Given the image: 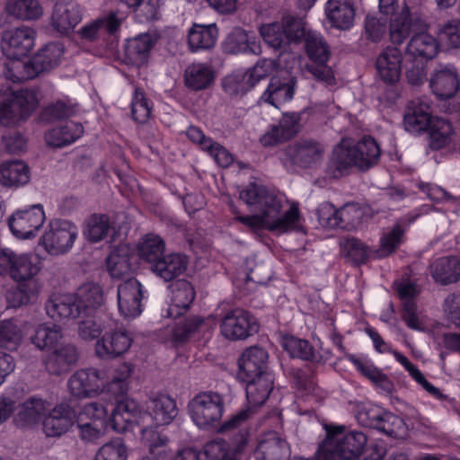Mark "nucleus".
Wrapping results in <instances>:
<instances>
[{
  "instance_id": "f257e3e1",
  "label": "nucleus",
  "mask_w": 460,
  "mask_h": 460,
  "mask_svg": "<svg viewBox=\"0 0 460 460\" xmlns=\"http://www.w3.org/2000/svg\"><path fill=\"white\" fill-rule=\"evenodd\" d=\"M240 199L258 212L235 217V220L250 228L266 227L279 234L302 229L298 207L293 204L281 213L283 199L263 185L250 183L240 192Z\"/></svg>"
},
{
  "instance_id": "f03ea898",
  "label": "nucleus",
  "mask_w": 460,
  "mask_h": 460,
  "mask_svg": "<svg viewBox=\"0 0 460 460\" xmlns=\"http://www.w3.org/2000/svg\"><path fill=\"white\" fill-rule=\"evenodd\" d=\"M380 154L378 144L369 136L363 137L353 146L342 139L333 149L326 172L330 177L338 179L351 167L367 170L378 162Z\"/></svg>"
},
{
  "instance_id": "7ed1b4c3",
  "label": "nucleus",
  "mask_w": 460,
  "mask_h": 460,
  "mask_svg": "<svg viewBox=\"0 0 460 460\" xmlns=\"http://www.w3.org/2000/svg\"><path fill=\"white\" fill-rule=\"evenodd\" d=\"M38 93L34 90L13 91L0 87V124L13 127L26 119L38 107Z\"/></svg>"
},
{
  "instance_id": "20e7f679",
  "label": "nucleus",
  "mask_w": 460,
  "mask_h": 460,
  "mask_svg": "<svg viewBox=\"0 0 460 460\" xmlns=\"http://www.w3.org/2000/svg\"><path fill=\"white\" fill-rule=\"evenodd\" d=\"M260 33L267 45L274 49L285 50L290 44L302 41L305 34V21L290 14L280 21L261 26Z\"/></svg>"
},
{
  "instance_id": "39448f33",
  "label": "nucleus",
  "mask_w": 460,
  "mask_h": 460,
  "mask_svg": "<svg viewBox=\"0 0 460 460\" xmlns=\"http://www.w3.org/2000/svg\"><path fill=\"white\" fill-rule=\"evenodd\" d=\"M380 12L388 16V36L394 45H402L416 31L427 28L426 23L417 15L411 13L409 6L399 5L398 0L389 7L382 8Z\"/></svg>"
},
{
  "instance_id": "423d86ee",
  "label": "nucleus",
  "mask_w": 460,
  "mask_h": 460,
  "mask_svg": "<svg viewBox=\"0 0 460 460\" xmlns=\"http://www.w3.org/2000/svg\"><path fill=\"white\" fill-rule=\"evenodd\" d=\"M189 414L194 424L202 429L216 427L225 411L224 397L217 392H202L189 402Z\"/></svg>"
},
{
  "instance_id": "0eeeda50",
  "label": "nucleus",
  "mask_w": 460,
  "mask_h": 460,
  "mask_svg": "<svg viewBox=\"0 0 460 460\" xmlns=\"http://www.w3.org/2000/svg\"><path fill=\"white\" fill-rule=\"evenodd\" d=\"M303 40L308 57L314 61V64L306 66L307 70L317 80L326 84H334L333 71L326 64L330 57V49L323 37L319 32L307 29L305 22Z\"/></svg>"
},
{
  "instance_id": "6e6552de",
  "label": "nucleus",
  "mask_w": 460,
  "mask_h": 460,
  "mask_svg": "<svg viewBox=\"0 0 460 460\" xmlns=\"http://www.w3.org/2000/svg\"><path fill=\"white\" fill-rule=\"evenodd\" d=\"M367 442V436L361 431L328 432L322 445V450L330 456L331 460H351L361 455Z\"/></svg>"
},
{
  "instance_id": "1a4fd4ad",
  "label": "nucleus",
  "mask_w": 460,
  "mask_h": 460,
  "mask_svg": "<svg viewBox=\"0 0 460 460\" xmlns=\"http://www.w3.org/2000/svg\"><path fill=\"white\" fill-rule=\"evenodd\" d=\"M40 269V261L35 255L15 254L9 275L19 284L18 289L22 293L20 304H26L31 296L38 293L39 287L35 277Z\"/></svg>"
},
{
  "instance_id": "9d476101",
  "label": "nucleus",
  "mask_w": 460,
  "mask_h": 460,
  "mask_svg": "<svg viewBox=\"0 0 460 460\" xmlns=\"http://www.w3.org/2000/svg\"><path fill=\"white\" fill-rule=\"evenodd\" d=\"M106 367H88L76 370L67 380L71 396L78 399L92 398L105 393Z\"/></svg>"
},
{
  "instance_id": "9b49d317",
  "label": "nucleus",
  "mask_w": 460,
  "mask_h": 460,
  "mask_svg": "<svg viewBox=\"0 0 460 460\" xmlns=\"http://www.w3.org/2000/svg\"><path fill=\"white\" fill-rule=\"evenodd\" d=\"M78 235V229L68 220H51L40 238L45 250L52 255L67 252L73 247Z\"/></svg>"
},
{
  "instance_id": "f8f14e48",
  "label": "nucleus",
  "mask_w": 460,
  "mask_h": 460,
  "mask_svg": "<svg viewBox=\"0 0 460 460\" xmlns=\"http://www.w3.org/2000/svg\"><path fill=\"white\" fill-rule=\"evenodd\" d=\"M147 411H142L143 429H152L153 424L163 426L170 424L178 414L175 401L167 394H158L152 395L146 402Z\"/></svg>"
},
{
  "instance_id": "ddd939ff",
  "label": "nucleus",
  "mask_w": 460,
  "mask_h": 460,
  "mask_svg": "<svg viewBox=\"0 0 460 460\" xmlns=\"http://www.w3.org/2000/svg\"><path fill=\"white\" fill-rule=\"evenodd\" d=\"M42 205L37 204L14 212L8 220L12 234L19 239L34 238L45 222Z\"/></svg>"
},
{
  "instance_id": "4468645a",
  "label": "nucleus",
  "mask_w": 460,
  "mask_h": 460,
  "mask_svg": "<svg viewBox=\"0 0 460 460\" xmlns=\"http://www.w3.org/2000/svg\"><path fill=\"white\" fill-rule=\"evenodd\" d=\"M74 293H54L45 303L47 315L53 321L66 323L84 314Z\"/></svg>"
},
{
  "instance_id": "2eb2a0df",
  "label": "nucleus",
  "mask_w": 460,
  "mask_h": 460,
  "mask_svg": "<svg viewBox=\"0 0 460 460\" xmlns=\"http://www.w3.org/2000/svg\"><path fill=\"white\" fill-rule=\"evenodd\" d=\"M221 333L229 340L246 339L258 331V326L252 315L241 308L229 311L222 319Z\"/></svg>"
},
{
  "instance_id": "dca6fc26",
  "label": "nucleus",
  "mask_w": 460,
  "mask_h": 460,
  "mask_svg": "<svg viewBox=\"0 0 460 460\" xmlns=\"http://www.w3.org/2000/svg\"><path fill=\"white\" fill-rule=\"evenodd\" d=\"M133 342V337L124 328L106 332L95 343V353L102 359H111L125 354Z\"/></svg>"
},
{
  "instance_id": "f3484780",
  "label": "nucleus",
  "mask_w": 460,
  "mask_h": 460,
  "mask_svg": "<svg viewBox=\"0 0 460 460\" xmlns=\"http://www.w3.org/2000/svg\"><path fill=\"white\" fill-rule=\"evenodd\" d=\"M36 31L28 26L7 30L2 35V51L5 57H25L34 47Z\"/></svg>"
},
{
  "instance_id": "a211bd4d",
  "label": "nucleus",
  "mask_w": 460,
  "mask_h": 460,
  "mask_svg": "<svg viewBox=\"0 0 460 460\" xmlns=\"http://www.w3.org/2000/svg\"><path fill=\"white\" fill-rule=\"evenodd\" d=\"M429 86L440 99L453 97L460 88L459 74L456 66L450 63L438 64L430 75Z\"/></svg>"
},
{
  "instance_id": "6ab92c4d",
  "label": "nucleus",
  "mask_w": 460,
  "mask_h": 460,
  "mask_svg": "<svg viewBox=\"0 0 460 460\" xmlns=\"http://www.w3.org/2000/svg\"><path fill=\"white\" fill-rule=\"evenodd\" d=\"M119 312L124 318H135L142 313L143 286L136 279H128L117 289Z\"/></svg>"
},
{
  "instance_id": "aec40b11",
  "label": "nucleus",
  "mask_w": 460,
  "mask_h": 460,
  "mask_svg": "<svg viewBox=\"0 0 460 460\" xmlns=\"http://www.w3.org/2000/svg\"><path fill=\"white\" fill-rule=\"evenodd\" d=\"M140 413L141 410L135 400L130 398L121 400L112 409L111 416L108 415V428L119 433L125 432L134 424L143 429Z\"/></svg>"
},
{
  "instance_id": "412c9836",
  "label": "nucleus",
  "mask_w": 460,
  "mask_h": 460,
  "mask_svg": "<svg viewBox=\"0 0 460 460\" xmlns=\"http://www.w3.org/2000/svg\"><path fill=\"white\" fill-rule=\"evenodd\" d=\"M47 412L42 420L47 437H60L75 424V412L67 402L58 403Z\"/></svg>"
},
{
  "instance_id": "4be33fe9",
  "label": "nucleus",
  "mask_w": 460,
  "mask_h": 460,
  "mask_svg": "<svg viewBox=\"0 0 460 460\" xmlns=\"http://www.w3.org/2000/svg\"><path fill=\"white\" fill-rule=\"evenodd\" d=\"M323 152L324 148L320 143L303 139L286 148L282 161L284 164L289 161L292 164L309 167L322 158Z\"/></svg>"
},
{
  "instance_id": "5701e85b",
  "label": "nucleus",
  "mask_w": 460,
  "mask_h": 460,
  "mask_svg": "<svg viewBox=\"0 0 460 460\" xmlns=\"http://www.w3.org/2000/svg\"><path fill=\"white\" fill-rule=\"evenodd\" d=\"M268 352L258 346L246 349L238 361L237 376L240 380H252L266 373L268 364Z\"/></svg>"
},
{
  "instance_id": "b1692460",
  "label": "nucleus",
  "mask_w": 460,
  "mask_h": 460,
  "mask_svg": "<svg viewBox=\"0 0 460 460\" xmlns=\"http://www.w3.org/2000/svg\"><path fill=\"white\" fill-rule=\"evenodd\" d=\"M402 51L394 47L388 46L377 56L376 67L379 78L386 84H395L402 73Z\"/></svg>"
},
{
  "instance_id": "393cba45",
  "label": "nucleus",
  "mask_w": 460,
  "mask_h": 460,
  "mask_svg": "<svg viewBox=\"0 0 460 460\" xmlns=\"http://www.w3.org/2000/svg\"><path fill=\"white\" fill-rule=\"evenodd\" d=\"M252 414L251 408L241 410L226 420L218 429L221 433H235L232 438L235 451L242 452L249 442L247 425Z\"/></svg>"
},
{
  "instance_id": "a878e982",
  "label": "nucleus",
  "mask_w": 460,
  "mask_h": 460,
  "mask_svg": "<svg viewBox=\"0 0 460 460\" xmlns=\"http://www.w3.org/2000/svg\"><path fill=\"white\" fill-rule=\"evenodd\" d=\"M433 119L428 100L420 98L412 101L409 105L403 124L407 131L415 134L429 128Z\"/></svg>"
},
{
  "instance_id": "bb28decb",
  "label": "nucleus",
  "mask_w": 460,
  "mask_h": 460,
  "mask_svg": "<svg viewBox=\"0 0 460 460\" xmlns=\"http://www.w3.org/2000/svg\"><path fill=\"white\" fill-rule=\"evenodd\" d=\"M49 403L39 397H30L16 409L14 421L18 427L32 428L43 420Z\"/></svg>"
},
{
  "instance_id": "cd10ccee",
  "label": "nucleus",
  "mask_w": 460,
  "mask_h": 460,
  "mask_svg": "<svg viewBox=\"0 0 460 460\" xmlns=\"http://www.w3.org/2000/svg\"><path fill=\"white\" fill-rule=\"evenodd\" d=\"M123 20L124 17L122 15L111 12L83 26L79 31V34L82 39L90 41L95 40L106 34L115 35L119 30Z\"/></svg>"
},
{
  "instance_id": "c85d7f7f",
  "label": "nucleus",
  "mask_w": 460,
  "mask_h": 460,
  "mask_svg": "<svg viewBox=\"0 0 460 460\" xmlns=\"http://www.w3.org/2000/svg\"><path fill=\"white\" fill-rule=\"evenodd\" d=\"M225 51L230 54H253L259 55L261 48L253 33L236 27L226 36L224 42Z\"/></svg>"
},
{
  "instance_id": "c756f323",
  "label": "nucleus",
  "mask_w": 460,
  "mask_h": 460,
  "mask_svg": "<svg viewBox=\"0 0 460 460\" xmlns=\"http://www.w3.org/2000/svg\"><path fill=\"white\" fill-rule=\"evenodd\" d=\"M53 349L44 360L45 367L49 374L60 375L76 363L78 352L75 345L64 343Z\"/></svg>"
},
{
  "instance_id": "7c9ffc66",
  "label": "nucleus",
  "mask_w": 460,
  "mask_h": 460,
  "mask_svg": "<svg viewBox=\"0 0 460 460\" xmlns=\"http://www.w3.org/2000/svg\"><path fill=\"white\" fill-rule=\"evenodd\" d=\"M289 456L288 444L275 432L266 434L254 450L256 460H288Z\"/></svg>"
},
{
  "instance_id": "2f4dec72",
  "label": "nucleus",
  "mask_w": 460,
  "mask_h": 460,
  "mask_svg": "<svg viewBox=\"0 0 460 460\" xmlns=\"http://www.w3.org/2000/svg\"><path fill=\"white\" fill-rule=\"evenodd\" d=\"M82 20V8L72 3L57 2L54 5L51 24L60 33H68Z\"/></svg>"
},
{
  "instance_id": "473e14b6",
  "label": "nucleus",
  "mask_w": 460,
  "mask_h": 460,
  "mask_svg": "<svg viewBox=\"0 0 460 460\" xmlns=\"http://www.w3.org/2000/svg\"><path fill=\"white\" fill-rule=\"evenodd\" d=\"M397 293L402 301V317L409 328L420 330V324L416 314L417 305L414 298L419 294L417 286L409 281L402 280L397 284Z\"/></svg>"
},
{
  "instance_id": "72a5a7b5",
  "label": "nucleus",
  "mask_w": 460,
  "mask_h": 460,
  "mask_svg": "<svg viewBox=\"0 0 460 460\" xmlns=\"http://www.w3.org/2000/svg\"><path fill=\"white\" fill-rule=\"evenodd\" d=\"M195 298L192 285L187 280H178L172 285V303L166 311V316L176 319L182 315Z\"/></svg>"
},
{
  "instance_id": "f704fd0d",
  "label": "nucleus",
  "mask_w": 460,
  "mask_h": 460,
  "mask_svg": "<svg viewBox=\"0 0 460 460\" xmlns=\"http://www.w3.org/2000/svg\"><path fill=\"white\" fill-rule=\"evenodd\" d=\"M439 51L438 40L426 31H416L405 48V54L426 60L434 58Z\"/></svg>"
},
{
  "instance_id": "c9c22d12",
  "label": "nucleus",
  "mask_w": 460,
  "mask_h": 460,
  "mask_svg": "<svg viewBox=\"0 0 460 460\" xmlns=\"http://www.w3.org/2000/svg\"><path fill=\"white\" fill-rule=\"evenodd\" d=\"M31 169L21 160H12L0 164V184L7 188H20L29 183Z\"/></svg>"
},
{
  "instance_id": "e433bc0d",
  "label": "nucleus",
  "mask_w": 460,
  "mask_h": 460,
  "mask_svg": "<svg viewBox=\"0 0 460 460\" xmlns=\"http://www.w3.org/2000/svg\"><path fill=\"white\" fill-rule=\"evenodd\" d=\"M217 38L218 29L216 23H193L187 35L189 49L192 52L211 49Z\"/></svg>"
},
{
  "instance_id": "4c0bfd02",
  "label": "nucleus",
  "mask_w": 460,
  "mask_h": 460,
  "mask_svg": "<svg viewBox=\"0 0 460 460\" xmlns=\"http://www.w3.org/2000/svg\"><path fill=\"white\" fill-rule=\"evenodd\" d=\"M352 0H328L325 13L332 26L348 30L353 25L355 10Z\"/></svg>"
},
{
  "instance_id": "58836bf2",
  "label": "nucleus",
  "mask_w": 460,
  "mask_h": 460,
  "mask_svg": "<svg viewBox=\"0 0 460 460\" xmlns=\"http://www.w3.org/2000/svg\"><path fill=\"white\" fill-rule=\"evenodd\" d=\"M133 254L127 245L115 247L106 258V268L112 279L128 276L133 270Z\"/></svg>"
},
{
  "instance_id": "ea45409f",
  "label": "nucleus",
  "mask_w": 460,
  "mask_h": 460,
  "mask_svg": "<svg viewBox=\"0 0 460 460\" xmlns=\"http://www.w3.org/2000/svg\"><path fill=\"white\" fill-rule=\"evenodd\" d=\"M188 258L181 253L164 255L158 262L153 264L152 271L164 281H171L181 275L187 269Z\"/></svg>"
},
{
  "instance_id": "a19ab883",
  "label": "nucleus",
  "mask_w": 460,
  "mask_h": 460,
  "mask_svg": "<svg viewBox=\"0 0 460 460\" xmlns=\"http://www.w3.org/2000/svg\"><path fill=\"white\" fill-rule=\"evenodd\" d=\"M83 133L84 127L81 123L69 120L60 127L49 130L45 135V140L48 146L63 147L76 141Z\"/></svg>"
},
{
  "instance_id": "79ce46f5",
  "label": "nucleus",
  "mask_w": 460,
  "mask_h": 460,
  "mask_svg": "<svg viewBox=\"0 0 460 460\" xmlns=\"http://www.w3.org/2000/svg\"><path fill=\"white\" fill-rule=\"evenodd\" d=\"M294 93L295 82L293 80L282 81L279 77H272L261 96V100L274 107H279L292 100Z\"/></svg>"
},
{
  "instance_id": "37998d69",
  "label": "nucleus",
  "mask_w": 460,
  "mask_h": 460,
  "mask_svg": "<svg viewBox=\"0 0 460 460\" xmlns=\"http://www.w3.org/2000/svg\"><path fill=\"white\" fill-rule=\"evenodd\" d=\"M247 383L246 397L250 404L261 406L268 399L273 389L274 376L272 373H266L252 380H242Z\"/></svg>"
},
{
  "instance_id": "c03bdc74",
  "label": "nucleus",
  "mask_w": 460,
  "mask_h": 460,
  "mask_svg": "<svg viewBox=\"0 0 460 460\" xmlns=\"http://www.w3.org/2000/svg\"><path fill=\"white\" fill-rule=\"evenodd\" d=\"M430 270L433 279L440 284L456 282L460 279V259L455 256L438 258Z\"/></svg>"
},
{
  "instance_id": "a18cd8bd",
  "label": "nucleus",
  "mask_w": 460,
  "mask_h": 460,
  "mask_svg": "<svg viewBox=\"0 0 460 460\" xmlns=\"http://www.w3.org/2000/svg\"><path fill=\"white\" fill-rule=\"evenodd\" d=\"M63 54L64 48L62 44L55 42L46 44L31 58L37 75L57 67Z\"/></svg>"
},
{
  "instance_id": "49530a36",
  "label": "nucleus",
  "mask_w": 460,
  "mask_h": 460,
  "mask_svg": "<svg viewBox=\"0 0 460 460\" xmlns=\"http://www.w3.org/2000/svg\"><path fill=\"white\" fill-rule=\"evenodd\" d=\"M21 57H6L4 63V75L13 83H21L38 76L31 59L24 60Z\"/></svg>"
},
{
  "instance_id": "de8ad7c7",
  "label": "nucleus",
  "mask_w": 460,
  "mask_h": 460,
  "mask_svg": "<svg viewBox=\"0 0 460 460\" xmlns=\"http://www.w3.org/2000/svg\"><path fill=\"white\" fill-rule=\"evenodd\" d=\"M74 295L84 314H93L103 302L102 289L94 282L82 284Z\"/></svg>"
},
{
  "instance_id": "09e8293b",
  "label": "nucleus",
  "mask_w": 460,
  "mask_h": 460,
  "mask_svg": "<svg viewBox=\"0 0 460 460\" xmlns=\"http://www.w3.org/2000/svg\"><path fill=\"white\" fill-rule=\"evenodd\" d=\"M214 78V71L207 64H191L185 69V84L189 88L195 91L208 87L213 83Z\"/></svg>"
},
{
  "instance_id": "8fccbe9b",
  "label": "nucleus",
  "mask_w": 460,
  "mask_h": 460,
  "mask_svg": "<svg viewBox=\"0 0 460 460\" xmlns=\"http://www.w3.org/2000/svg\"><path fill=\"white\" fill-rule=\"evenodd\" d=\"M6 13L22 21H33L41 17L43 9L38 0H7Z\"/></svg>"
},
{
  "instance_id": "3c124183",
  "label": "nucleus",
  "mask_w": 460,
  "mask_h": 460,
  "mask_svg": "<svg viewBox=\"0 0 460 460\" xmlns=\"http://www.w3.org/2000/svg\"><path fill=\"white\" fill-rule=\"evenodd\" d=\"M154 44L151 35L141 34L127 41L125 46L126 56L135 65L141 66L147 61Z\"/></svg>"
},
{
  "instance_id": "603ef678",
  "label": "nucleus",
  "mask_w": 460,
  "mask_h": 460,
  "mask_svg": "<svg viewBox=\"0 0 460 460\" xmlns=\"http://www.w3.org/2000/svg\"><path fill=\"white\" fill-rule=\"evenodd\" d=\"M61 327L50 323L39 324L31 337V343L40 350L55 348L62 339Z\"/></svg>"
},
{
  "instance_id": "864d4df0",
  "label": "nucleus",
  "mask_w": 460,
  "mask_h": 460,
  "mask_svg": "<svg viewBox=\"0 0 460 460\" xmlns=\"http://www.w3.org/2000/svg\"><path fill=\"white\" fill-rule=\"evenodd\" d=\"M133 371V367L129 363H122L114 370L112 376L107 368V384L105 393L115 397L124 395L128 390V378Z\"/></svg>"
},
{
  "instance_id": "5fc2aeb1",
  "label": "nucleus",
  "mask_w": 460,
  "mask_h": 460,
  "mask_svg": "<svg viewBox=\"0 0 460 460\" xmlns=\"http://www.w3.org/2000/svg\"><path fill=\"white\" fill-rule=\"evenodd\" d=\"M165 244L164 240L155 234H149L145 235L138 243L139 258L150 264H155L164 255Z\"/></svg>"
},
{
  "instance_id": "6e6d98bb",
  "label": "nucleus",
  "mask_w": 460,
  "mask_h": 460,
  "mask_svg": "<svg viewBox=\"0 0 460 460\" xmlns=\"http://www.w3.org/2000/svg\"><path fill=\"white\" fill-rule=\"evenodd\" d=\"M142 441L149 449V456L142 460H169L166 449L167 438L156 430L145 429L142 430Z\"/></svg>"
},
{
  "instance_id": "4d7b16f0",
  "label": "nucleus",
  "mask_w": 460,
  "mask_h": 460,
  "mask_svg": "<svg viewBox=\"0 0 460 460\" xmlns=\"http://www.w3.org/2000/svg\"><path fill=\"white\" fill-rule=\"evenodd\" d=\"M215 324L214 318L209 316L207 319L199 316H193L184 320L183 323H179L173 331L175 340L184 341L189 337L199 332L209 330Z\"/></svg>"
},
{
  "instance_id": "13d9d810",
  "label": "nucleus",
  "mask_w": 460,
  "mask_h": 460,
  "mask_svg": "<svg viewBox=\"0 0 460 460\" xmlns=\"http://www.w3.org/2000/svg\"><path fill=\"white\" fill-rule=\"evenodd\" d=\"M405 231V221L403 219L398 220L394 226L381 237L377 256L385 257L393 253L402 243Z\"/></svg>"
},
{
  "instance_id": "bf43d9fd",
  "label": "nucleus",
  "mask_w": 460,
  "mask_h": 460,
  "mask_svg": "<svg viewBox=\"0 0 460 460\" xmlns=\"http://www.w3.org/2000/svg\"><path fill=\"white\" fill-rule=\"evenodd\" d=\"M199 452V460H227L240 451L231 450L229 445L223 439H213L207 442Z\"/></svg>"
},
{
  "instance_id": "052dcab7",
  "label": "nucleus",
  "mask_w": 460,
  "mask_h": 460,
  "mask_svg": "<svg viewBox=\"0 0 460 460\" xmlns=\"http://www.w3.org/2000/svg\"><path fill=\"white\" fill-rule=\"evenodd\" d=\"M430 137V147L432 149H441L447 146L453 136V128L451 123L442 118H434L431 127L429 128Z\"/></svg>"
},
{
  "instance_id": "680f3d73",
  "label": "nucleus",
  "mask_w": 460,
  "mask_h": 460,
  "mask_svg": "<svg viewBox=\"0 0 460 460\" xmlns=\"http://www.w3.org/2000/svg\"><path fill=\"white\" fill-rule=\"evenodd\" d=\"M111 230V222L107 215L94 214L85 223L84 236L92 243H97L104 239Z\"/></svg>"
},
{
  "instance_id": "e2e57ef3",
  "label": "nucleus",
  "mask_w": 460,
  "mask_h": 460,
  "mask_svg": "<svg viewBox=\"0 0 460 460\" xmlns=\"http://www.w3.org/2000/svg\"><path fill=\"white\" fill-rule=\"evenodd\" d=\"M23 340L20 326L13 320L0 321V348L16 350Z\"/></svg>"
},
{
  "instance_id": "0e129e2a",
  "label": "nucleus",
  "mask_w": 460,
  "mask_h": 460,
  "mask_svg": "<svg viewBox=\"0 0 460 460\" xmlns=\"http://www.w3.org/2000/svg\"><path fill=\"white\" fill-rule=\"evenodd\" d=\"M283 347L292 358L316 362L321 360V357H318L313 346L306 340L288 337L284 339Z\"/></svg>"
},
{
  "instance_id": "69168bd1",
  "label": "nucleus",
  "mask_w": 460,
  "mask_h": 460,
  "mask_svg": "<svg viewBox=\"0 0 460 460\" xmlns=\"http://www.w3.org/2000/svg\"><path fill=\"white\" fill-rule=\"evenodd\" d=\"M75 111L74 104L69 100H58L44 108L40 118L46 122H55L73 116Z\"/></svg>"
},
{
  "instance_id": "338daca9",
  "label": "nucleus",
  "mask_w": 460,
  "mask_h": 460,
  "mask_svg": "<svg viewBox=\"0 0 460 460\" xmlns=\"http://www.w3.org/2000/svg\"><path fill=\"white\" fill-rule=\"evenodd\" d=\"M223 86L230 94L244 93L254 84L247 70H236L224 79Z\"/></svg>"
},
{
  "instance_id": "774afa93",
  "label": "nucleus",
  "mask_w": 460,
  "mask_h": 460,
  "mask_svg": "<svg viewBox=\"0 0 460 460\" xmlns=\"http://www.w3.org/2000/svg\"><path fill=\"white\" fill-rule=\"evenodd\" d=\"M341 246L344 256L355 264L365 263L369 255L368 247L354 237L343 240Z\"/></svg>"
}]
</instances>
